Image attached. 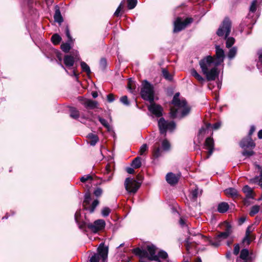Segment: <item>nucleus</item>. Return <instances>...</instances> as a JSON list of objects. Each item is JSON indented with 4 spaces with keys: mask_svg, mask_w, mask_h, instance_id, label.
<instances>
[{
    "mask_svg": "<svg viewBox=\"0 0 262 262\" xmlns=\"http://www.w3.org/2000/svg\"><path fill=\"white\" fill-rule=\"evenodd\" d=\"M199 64L202 72L208 81L214 80L219 75L217 67L219 65L211 56H207L201 60Z\"/></svg>",
    "mask_w": 262,
    "mask_h": 262,
    "instance_id": "1",
    "label": "nucleus"
},
{
    "mask_svg": "<svg viewBox=\"0 0 262 262\" xmlns=\"http://www.w3.org/2000/svg\"><path fill=\"white\" fill-rule=\"evenodd\" d=\"M180 93L174 94L172 101L174 107L170 109V116L172 118H182L187 115L190 112V107L187 105L184 99H180Z\"/></svg>",
    "mask_w": 262,
    "mask_h": 262,
    "instance_id": "2",
    "label": "nucleus"
},
{
    "mask_svg": "<svg viewBox=\"0 0 262 262\" xmlns=\"http://www.w3.org/2000/svg\"><path fill=\"white\" fill-rule=\"evenodd\" d=\"M231 23L228 18H225L218 29L216 34L219 36H225L226 39V47H231L235 42L234 38L227 37L231 31Z\"/></svg>",
    "mask_w": 262,
    "mask_h": 262,
    "instance_id": "3",
    "label": "nucleus"
},
{
    "mask_svg": "<svg viewBox=\"0 0 262 262\" xmlns=\"http://www.w3.org/2000/svg\"><path fill=\"white\" fill-rule=\"evenodd\" d=\"M141 96L142 98L150 102H152L154 99V91L152 84L147 80H144L141 85Z\"/></svg>",
    "mask_w": 262,
    "mask_h": 262,
    "instance_id": "4",
    "label": "nucleus"
},
{
    "mask_svg": "<svg viewBox=\"0 0 262 262\" xmlns=\"http://www.w3.org/2000/svg\"><path fill=\"white\" fill-rule=\"evenodd\" d=\"M108 252V247L101 244L97 249V253L92 256L90 262H107Z\"/></svg>",
    "mask_w": 262,
    "mask_h": 262,
    "instance_id": "5",
    "label": "nucleus"
},
{
    "mask_svg": "<svg viewBox=\"0 0 262 262\" xmlns=\"http://www.w3.org/2000/svg\"><path fill=\"white\" fill-rule=\"evenodd\" d=\"M143 178L138 176L137 180L127 178L124 182V186L126 191L129 193H135L140 188Z\"/></svg>",
    "mask_w": 262,
    "mask_h": 262,
    "instance_id": "6",
    "label": "nucleus"
},
{
    "mask_svg": "<svg viewBox=\"0 0 262 262\" xmlns=\"http://www.w3.org/2000/svg\"><path fill=\"white\" fill-rule=\"evenodd\" d=\"M158 126L161 134L166 135V131L172 132L176 128V124L173 121H166L161 118L158 121Z\"/></svg>",
    "mask_w": 262,
    "mask_h": 262,
    "instance_id": "7",
    "label": "nucleus"
},
{
    "mask_svg": "<svg viewBox=\"0 0 262 262\" xmlns=\"http://www.w3.org/2000/svg\"><path fill=\"white\" fill-rule=\"evenodd\" d=\"M192 21V18L190 17L186 18L183 21H182L180 18H177L174 22L173 32H178L181 31L185 28L187 25L191 24Z\"/></svg>",
    "mask_w": 262,
    "mask_h": 262,
    "instance_id": "8",
    "label": "nucleus"
},
{
    "mask_svg": "<svg viewBox=\"0 0 262 262\" xmlns=\"http://www.w3.org/2000/svg\"><path fill=\"white\" fill-rule=\"evenodd\" d=\"M105 226V222L103 220L99 219L95 221L93 224L89 223L88 228L92 232L96 233L100 230H102Z\"/></svg>",
    "mask_w": 262,
    "mask_h": 262,
    "instance_id": "9",
    "label": "nucleus"
},
{
    "mask_svg": "<svg viewBox=\"0 0 262 262\" xmlns=\"http://www.w3.org/2000/svg\"><path fill=\"white\" fill-rule=\"evenodd\" d=\"M147 250H146L147 252L148 259L150 260H155L158 262H161L160 260L158 259V256H156V247L153 245H147L146 247Z\"/></svg>",
    "mask_w": 262,
    "mask_h": 262,
    "instance_id": "10",
    "label": "nucleus"
},
{
    "mask_svg": "<svg viewBox=\"0 0 262 262\" xmlns=\"http://www.w3.org/2000/svg\"><path fill=\"white\" fill-rule=\"evenodd\" d=\"M150 103L151 104L148 107L149 111L157 117L161 116L163 111L162 107L158 104L153 103V102Z\"/></svg>",
    "mask_w": 262,
    "mask_h": 262,
    "instance_id": "11",
    "label": "nucleus"
},
{
    "mask_svg": "<svg viewBox=\"0 0 262 262\" xmlns=\"http://www.w3.org/2000/svg\"><path fill=\"white\" fill-rule=\"evenodd\" d=\"M205 146L206 148L208 150V155L204 158V159H207L211 156L214 150V141L213 139L210 137L207 138L205 142Z\"/></svg>",
    "mask_w": 262,
    "mask_h": 262,
    "instance_id": "12",
    "label": "nucleus"
},
{
    "mask_svg": "<svg viewBox=\"0 0 262 262\" xmlns=\"http://www.w3.org/2000/svg\"><path fill=\"white\" fill-rule=\"evenodd\" d=\"M240 146L243 148H254L255 144L252 140L251 137H247L243 138L239 143Z\"/></svg>",
    "mask_w": 262,
    "mask_h": 262,
    "instance_id": "13",
    "label": "nucleus"
},
{
    "mask_svg": "<svg viewBox=\"0 0 262 262\" xmlns=\"http://www.w3.org/2000/svg\"><path fill=\"white\" fill-rule=\"evenodd\" d=\"M229 236V234L225 232H220L215 237L214 242H210V244L214 246L218 247L220 245V243L222 239H226Z\"/></svg>",
    "mask_w": 262,
    "mask_h": 262,
    "instance_id": "14",
    "label": "nucleus"
},
{
    "mask_svg": "<svg viewBox=\"0 0 262 262\" xmlns=\"http://www.w3.org/2000/svg\"><path fill=\"white\" fill-rule=\"evenodd\" d=\"M215 54L216 56V62L220 64L224 60L225 57V53L224 50L220 48L219 46H215Z\"/></svg>",
    "mask_w": 262,
    "mask_h": 262,
    "instance_id": "15",
    "label": "nucleus"
},
{
    "mask_svg": "<svg viewBox=\"0 0 262 262\" xmlns=\"http://www.w3.org/2000/svg\"><path fill=\"white\" fill-rule=\"evenodd\" d=\"M211 124L210 123H206L199 130L198 133L199 138L202 140L205 135L209 133L211 131Z\"/></svg>",
    "mask_w": 262,
    "mask_h": 262,
    "instance_id": "16",
    "label": "nucleus"
},
{
    "mask_svg": "<svg viewBox=\"0 0 262 262\" xmlns=\"http://www.w3.org/2000/svg\"><path fill=\"white\" fill-rule=\"evenodd\" d=\"M179 179V177L172 172H169L166 176V180L168 184L173 185L177 184Z\"/></svg>",
    "mask_w": 262,
    "mask_h": 262,
    "instance_id": "17",
    "label": "nucleus"
},
{
    "mask_svg": "<svg viewBox=\"0 0 262 262\" xmlns=\"http://www.w3.org/2000/svg\"><path fill=\"white\" fill-rule=\"evenodd\" d=\"M74 62L75 60L73 56L69 55L64 56L63 58V62L67 68L69 69H72L74 65Z\"/></svg>",
    "mask_w": 262,
    "mask_h": 262,
    "instance_id": "18",
    "label": "nucleus"
},
{
    "mask_svg": "<svg viewBox=\"0 0 262 262\" xmlns=\"http://www.w3.org/2000/svg\"><path fill=\"white\" fill-rule=\"evenodd\" d=\"M55 9V11L54 15V20L55 22H57L60 25L62 23L63 19L61 14L59 7L58 6H56Z\"/></svg>",
    "mask_w": 262,
    "mask_h": 262,
    "instance_id": "19",
    "label": "nucleus"
},
{
    "mask_svg": "<svg viewBox=\"0 0 262 262\" xmlns=\"http://www.w3.org/2000/svg\"><path fill=\"white\" fill-rule=\"evenodd\" d=\"M83 105L85 107L90 109H94L98 107V102L90 99H86L83 102Z\"/></svg>",
    "mask_w": 262,
    "mask_h": 262,
    "instance_id": "20",
    "label": "nucleus"
},
{
    "mask_svg": "<svg viewBox=\"0 0 262 262\" xmlns=\"http://www.w3.org/2000/svg\"><path fill=\"white\" fill-rule=\"evenodd\" d=\"M229 206L228 203L222 202L220 203L217 206V211L220 213H225L229 209Z\"/></svg>",
    "mask_w": 262,
    "mask_h": 262,
    "instance_id": "21",
    "label": "nucleus"
},
{
    "mask_svg": "<svg viewBox=\"0 0 262 262\" xmlns=\"http://www.w3.org/2000/svg\"><path fill=\"white\" fill-rule=\"evenodd\" d=\"M191 75L195 77L200 83H203L205 81V79L201 76L197 71L193 69L190 71Z\"/></svg>",
    "mask_w": 262,
    "mask_h": 262,
    "instance_id": "22",
    "label": "nucleus"
},
{
    "mask_svg": "<svg viewBox=\"0 0 262 262\" xmlns=\"http://www.w3.org/2000/svg\"><path fill=\"white\" fill-rule=\"evenodd\" d=\"M91 201V194L89 192H87L84 195V199L83 202V207L84 210L88 209L87 205H89Z\"/></svg>",
    "mask_w": 262,
    "mask_h": 262,
    "instance_id": "23",
    "label": "nucleus"
},
{
    "mask_svg": "<svg viewBox=\"0 0 262 262\" xmlns=\"http://www.w3.org/2000/svg\"><path fill=\"white\" fill-rule=\"evenodd\" d=\"M226 194L231 197L235 198L238 196V193L237 190L233 188H229L225 190Z\"/></svg>",
    "mask_w": 262,
    "mask_h": 262,
    "instance_id": "24",
    "label": "nucleus"
},
{
    "mask_svg": "<svg viewBox=\"0 0 262 262\" xmlns=\"http://www.w3.org/2000/svg\"><path fill=\"white\" fill-rule=\"evenodd\" d=\"M87 137L90 139V141L89 143L92 146L95 145L99 140L98 136L92 133L88 134Z\"/></svg>",
    "mask_w": 262,
    "mask_h": 262,
    "instance_id": "25",
    "label": "nucleus"
},
{
    "mask_svg": "<svg viewBox=\"0 0 262 262\" xmlns=\"http://www.w3.org/2000/svg\"><path fill=\"white\" fill-rule=\"evenodd\" d=\"M153 156L158 158L162 156V150L159 146V144H156L154 146Z\"/></svg>",
    "mask_w": 262,
    "mask_h": 262,
    "instance_id": "26",
    "label": "nucleus"
},
{
    "mask_svg": "<svg viewBox=\"0 0 262 262\" xmlns=\"http://www.w3.org/2000/svg\"><path fill=\"white\" fill-rule=\"evenodd\" d=\"M134 253L140 257H146L147 252L146 250H141L140 248H136L133 250Z\"/></svg>",
    "mask_w": 262,
    "mask_h": 262,
    "instance_id": "27",
    "label": "nucleus"
},
{
    "mask_svg": "<svg viewBox=\"0 0 262 262\" xmlns=\"http://www.w3.org/2000/svg\"><path fill=\"white\" fill-rule=\"evenodd\" d=\"M132 166L134 168H138L141 166V158L140 157H137L133 160Z\"/></svg>",
    "mask_w": 262,
    "mask_h": 262,
    "instance_id": "28",
    "label": "nucleus"
},
{
    "mask_svg": "<svg viewBox=\"0 0 262 262\" xmlns=\"http://www.w3.org/2000/svg\"><path fill=\"white\" fill-rule=\"evenodd\" d=\"M250 181L253 183H257L259 185L262 186V169L260 170V175L251 179Z\"/></svg>",
    "mask_w": 262,
    "mask_h": 262,
    "instance_id": "29",
    "label": "nucleus"
},
{
    "mask_svg": "<svg viewBox=\"0 0 262 262\" xmlns=\"http://www.w3.org/2000/svg\"><path fill=\"white\" fill-rule=\"evenodd\" d=\"M223 225L224 226V232H225L226 233L230 235L232 233L231 225L227 222H225L223 223Z\"/></svg>",
    "mask_w": 262,
    "mask_h": 262,
    "instance_id": "30",
    "label": "nucleus"
},
{
    "mask_svg": "<svg viewBox=\"0 0 262 262\" xmlns=\"http://www.w3.org/2000/svg\"><path fill=\"white\" fill-rule=\"evenodd\" d=\"M236 53H237L236 47H233L231 48L229 50V52L227 55L228 58L230 60L232 59L233 58H234V57L236 55Z\"/></svg>",
    "mask_w": 262,
    "mask_h": 262,
    "instance_id": "31",
    "label": "nucleus"
},
{
    "mask_svg": "<svg viewBox=\"0 0 262 262\" xmlns=\"http://www.w3.org/2000/svg\"><path fill=\"white\" fill-rule=\"evenodd\" d=\"M80 66L83 72H86L88 75L91 74V71L90 67L85 62L81 61L80 62Z\"/></svg>",
    "mask_w": 262,
    "mask_h": 262,
    "instance_id": "32",
    "label": "nucleus"
},
{
    "mask_svg": "<svg viewBox=\"0 0 262 262\" xmlns=\"http://www.w3.org/2000/svg\"><path fill=\"white\" fill-rule=\"evenodd\" d=\"M70 117L74 119H77L79 117V112L74 107L70 108Z\"/></svg>",
    "mask_w": 262,
    "mask_h": 262,
    "instance_id": "33",
    "label": "nucleus"
},
{
    "mask_svg": "<svg viewBox=\"0 0 262 262\" xmlns=\"http://www.w3.org/2000/svg\"><path fill=\"white\" fill-rule=\"evenodd\" d=\"M71 43V42H69L68 41L67 42L62 43L61 45V50L66 53L68 52L71 48L70 45V43Z\"/></svg>",
    "mask_w": 262,
    "mask_h": 262,
    "instance_id": "34",
    "label": "nucleus"
},
{
    "mask_svg": "<svg viewBox=\"0 0 262 262\" xmlns=\"http://www.w3.org/2000/svg\"><path fill=\"white\" fill-rule=\"evenodd\" d=\"M248 255H249L248 250L247 249H243L241 250L240 255L238 257L241 258L243 259L247 260Z\"/></svg>",
    "mask_w": 262,
    "mask_h": 262,
    "instance_id": "35",
    "label": "nucleus"
},
{
    "mask_svg": "<svg viewBox=\"0 0 262 262\" xmlns=\"http://www.w3.org/2000/svg\"><path fill=\"white\" fill-rule=\"evenodd\" d=\"M98 119L103 126L106 128L108 130L111 129V126L105 119L100 117V116L98 117Z\"/></svg>",
    "mask_w": 262,
    "mask_h": 262,
    "instance_id": "36",
    "label": "nucleus"
},
{
    "mask_svg": "<svg viewBox=\"0 0 262 262\" xmlns=\"http://www.w3.org/2000/svg\"><path fill=\"white\" fill-rule=\"evenodd\" d=\"M170 147V144L167 140L165 139L162 142V148L164 151H168Z\"/></svg>",
    "mask_w": 262,
    "mask_h": 262,
    "instance_id": "37",
    "label": "nucleus"
},
{
    "mask_svg": "<svg viewBox=\"0 0 262 262\" xmlns=\"http://www.w3.org/2000/svg\"><path fill=\"white\" fill-rule=\"evenodd\" d=\"M99 203V202L98 200H94L93 202L91 207H88V209H87L86 210H88L90 212V213H93L96 207L98 205Z\"/></svg>",
    "mask_w": 262,
    "mask_h": 262,
    "instance_id": "38",
    "label": "nucleus"
},
{
    "mask_svg": "<svg viewBox=\"0 0 262 262\" xmlns=\"http://www.w3.org/2000/svg\"><path fill=\"white\" fill-rule=\"evenodd\" d=\"M256 4L257 0H253L250 7V13L248 14V16H251V13H254L256 10Z\"/></svg>",
    "mask_w": 262,
    "mask_h": 262,
    "instance_id": "39",
    "label": "nucleus"
},
{
    "mask_svg": "<svg viewBox=\"0 0 262 262\" xmlns=\"http://www.w3.org/2000/svg\"><path fill=\"white\" fill-rule=\"evenodd\" d=\"M259 206L258 205H254L251 208V210L249 212V214L251 216H254L256 214H257L259 211Z\"/></svg>",
    "mask_w": 262,
    "mask_h": 262,
    "instance_id": "40",
    "label": "nucleus"
},
{
    "mask_svg": "<svg viewBox=\"0 0 262 262\" xmlns=\"http://www.w3.org/2000/svg\"><path fill=\"white\" fill-rule=\"evenodd\" d=\"M61 40V37L58 34H54L52 37V42L54 45L58 44Z\"/></svg>",
    "mask_w": 262,
    "mask_h": 262,
    "instance_id": "41",
    "label": "nucleus"
},
{
    "mask_svg": "<svg viewBox=\"0 0 262 262\" xmlns=\"http://www.w3.org/2000/svg\"><path fill=\"white\" fill-rule=\"evenodd\" d=\"M162 74L163 77L167 80L171 81L172 79V76L169 74L168 71L166 69L162 70Z\"/></svg>",
    "mask_w": 262,
    "mask_h": 262,
    "instance_id": "42",
    "label": "nucleus"
},
{
    "mask_svg": "<svg viewBox=\"0 0 262 262\" xmlns=\"http://www.w3.org/2000/svg\"><path fill=\"white\" fill-rule=\"evenodd\" d=\"M127 7L129 9H134L137 3V0H127Z\"/></svg>",
    "mask_w": 262,
    "mask_h": 262,
    "instance_id": "43",
    "label": "nucleus"
},
{
    "mask_svg": "<svg viewBox=\"0 0 262 262\" xmlns=\"http://www.w3.org/2000/svg\"><path fill=\"white\" fill-rule=\"evenodd\" d=\"M254 236H248V235H245V237L243 238L242 240V242L243 243H246L247 245H249L251 240L253 238H254Z\"/></svg>",
    "mask_w": 262,
    "mask_h": 262,
    "instance_id": "44",
    "label": "nucleus"
},
{
    "mask_svg": "<svg viewBox=\"0 0 262 262\" xmlns=\"http://www.w3.org/2000/svg\"><path fill=\"white\" fill-rule=\"evenodd\" d=\"M110 212L111 209L107 207H104L101 210V214L104 217L108 216Z\"/></svg>",
    "mask_w": 262,
    "mask_h": 262,
    "instance_id": "45",
    "label": "nucleus"
},
{
    "mask_svg": "<svg viewBox=\"0 0 262 262\" xmlns=\"http://www.w3.org/2000/svg\"><path fill=\"white\" fill-rule=\"evenodd\" d=\"M156 256H158V259L160 260V258L162 259L166 258L168 256V254L165 251L161 250L158 252V254Z\"/></svg>",
    "mask_w": 262,
    "mask_h": 262,
    "instance_id": "46",
    "label": "nucleus"
},
{
    "mask_svg": "<svg viewBox=\"0 0 262 262\" xmlns=\"http://www.w3.org/2000/svg\"><path fill=\"white\" fill-rule=\"evenodd\" d=\"M120 102L124 105L128 106L129 105V101L128 100V98L126 96H123L120 98Z\"/></svg>",
    "mask_w": 262,
    "mask_h": 262,
    "instance_id": "47",
    "label": "nucleus"
},
{
    "mask_svg": "<svg viewBox=\"0 0 262 262\" xmlns=\"http://www.w3.org/2000/svg\"><path fill=\"white\" fill-rule=\"evenodd\" d=\"M148 149V146L146 144H143L139 150L140 154L141 155H144L145 152H146Z\"/></svg>",
    "mask_w": 262,
    "mask_h": 262,
    "instance_id": "48",
    "label": "nucleus"
},
{
    "mask_svg": "<svg viewBox=\"0 0 262 262\" xmlns=\"http://www.w3.org/2000/svg\"><path fill=\"white\" fill-rule=\"evenodd\" d=\"M77 224L78 225L79 229L83 231H85L86 228L88 227V225L89 223L87 224L85 222L80 223L79 221H78V223H77Z\"/></svg>",
    "mask_w": 262,
    "mask_h": 262,
    "instance_id": "49",
    "label": "nucleus"
},
{
    "mask_svg": "<svg viewBox=\"0 0 262 262\" xmlns=\"http://www.w3.org/2000/svg\"><path fill=\"white\" fill-rule=\"evenodd\" d=\"M66 34L67 37L68 38V41L73 42L72 37L71 36V34L70 33V30L69 29L68 26H67L66 28Z\"/></svg>",
    "mask_w": 262,
    "mask_h": 262,
    "instance_id": "50",
    "label": "nucleus"
},
{
    "mask_svg": "<svg viewBox=\"0 0 262 262\" xmlns=\"http://www.w3.org/2000/svg\"><path fill=\"white\" fill-rule=\"evenodd\" d=\"M92 176H91L89 174L84 175V176H82V177H81L80 179V181L83 183L85 182L86 181H88L89 180H92Z\"/></svg>",
    "mask_w": 262,
    "mask_h": 262,
    "instance_id": "51",
    "label": "nucleus"
},
{
    "mask_svg": "<svg viewBox=\"0 0 262 262\" xmlns=\"http://www.w3.org/2000/svg\"><path fill=\"white\" fill-rule=\"evenodd\" d=\"M94 194L96 196H99L102 194V189L100 188H97L94 191Z\"/></svg>",
    "mask_w": 262,
    "mask_h": 262,
    "instance_id": "52",
    "label": "nucleus"
},
{
    "mask_svg": "<svg viewBox=\"0 0 262 262\" xmlns=\"http://www.w3.org/2000/svg\"><path fill=\"white\" fill-rule=\"evenodd\" d=\"M254 229L252 225L249 226L246 229L245 235L250 236V234L254 230Z\"/></svg>",
    "mask_w": 262,
    "mask_h": 262,
    "instance_id": "53",
    "label": "nucleus"
},
{
    "mask_svg": "<svg viewBox=\"0 0 262 262\" xmlns=\"http://www.w3.org/2000/svg\"><path fill=\"white\" fill-rule=\"evenodd\" d=\"M254 154V152L252 150H250V151L244 150L242 152V155L243 156H248V157L251 156L253 155Z\"/></svg>",
    "mask_w": 262,
    "mask_h": 262,
    "instance_id": "54",
    "label": "nucleus"
},
{
    "mask_svg": "<svg viewBox=\"0 0 262 262\" xmlns=\"http://www.w3.org/2000/svg\"><path fill=\"white\" fill-rule=\"evenodd\" d=\"M122 5H123V3L121 2L120 3V4L119 5V6H118V7L117 8V9H116V11L115 12L114 15L117 16H119V13L122 9Z\"/></svg>",
    "mask_w": 262,
    "mask_h": 262,
    "instance_id": "55",
    "label": "nucleus"
},
{
    "mask_svg": "<svg viewBox=\"0 0 262 262\" xmlns=\"http://www.w3.org/2000/svg\"><path fill=\"white\" fill-rule=\"evenodd\" d=\"M107 64L106 60L105 58H101L100 61V66L102 68L104 69L106 67Z\"/></svg>",
    "mask_w": 262,
    "mask_h": 262,
    "instance_id": "56",
    "label": "nucleus"
},
{
    "mask_svg": "<svg viewBox=\"0 0 262 262\" xmlns=\"http://www.w3.org/2000/svg\"><path fill=\"white\" fill-rule=\"evenodd\" d=\"M243 190L245 193L252 192V189L248 185L245 186L243 188Z\"/></svg>",
    "mask_w": 262,
    "mask_h": 262,
    "instance_id": "57",
    "label": "nucleus"
},
{
    "mask_svg": "<svg viewBox=\"0 0 262 262\" xmlns=\"http://www.w3.org/2000/svg\"><path fill=\"white\" fill-rule=\"evenodd\" d=\"M239 250H240V247H239V244H236L234 247V250H233L234 254H235V255H237L239 253Z\"/></svg>",
    "mask_w": 262,
    "mask_h": 262,
    "instance_id": "58",
    "label": "nucleus"
},
{
    "mask_svg": "<svg viewBox=\"0 0 262 262\" xmlns=\"http://www.w3.org/2000/svg\"><path fill=\"white\" fill-rule=\"evenodd\" d=\"M107 100L109 102H112L114 101L115 98L113 94H110L107 96Z\"/></svg>",
    "mask_w": 262,
    "mask_h": 262,
    "instance_id": "59",
    "label": "nucleus"
},
{
    "mask_svg": "<svg viewBox=\"0 0 262 262\" xmlns=\"http://www.w3.org/2000/svg\"><path fill=\"white\" fill-rule=\"evenodd\" d=\"M221 126V123L220 122H217L214 123L213 125H211V129L213 128L214 129H217L220 127Z\"/></svg>",
    "mask_w": 262,
    "mask_h": 262,
    "instance_id": "60",
    "label": "nucleus"
},
{
    "mask_svg": "<svg viewBox=\"0 0 262 262\" xmlns=\"http://www.w3.org/2000/svg\"><path fill=\"white\" fill-rule=\"evenodd\" d=\"M80 216V210L77 211L75 214V220L76 223L79 221V217Z\"/></svg>",
    "mask_w": 262,
    "mask_h": 262,
    "instance_id": "61",
    "label": "nucleus"
},
{
    "mask_svg": "<svg viewBox=\"0 0 262 262\" xmlns=\"http://www.w3.org/2000/svg\"><path fill=\"white\" fill-rule=\"evenodd\" d=\"M198 195V190L197 189H195L192 192V196L193 199H196Z\"/></svg>",
    "mask_w": 262,
    "mask_h": 262,
    "instance_id": "62",
    "label": "nucleus"
},
{
    "mask_svg": "<svg viewBox=\"0 0 262 262\" xmlns=\"http://www.w3.org/2000/svg\"><path fill=\"white\" fill-rule=\"evenodd\" d=\"M254 131H255V127L253 125L251 126L250 127V129L249 130L248 137H251V135L253 134V133H254Z\"/></svg>",
    "mask_w": 262,
    "mask_h": 262,
    "instance_id": "63",
    "label": "nucleus"
},
{
    "mask_svg": "<svg viewBox=\"0 0 262 262\" xmlns=\"http://www.w3.org/2000/svg\"><path fill=\"white\" fill-rule=\"evenodd\" d=\"M126 171H127V173L129 174H133L134 172V168L132 167H127L126 169Z\"/></svg>",
    "mask_w": 262,
    "mask_h": 262,
    "instance_id": "64",
    "label": "nucleus"
}]
</instances>
